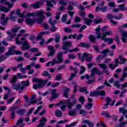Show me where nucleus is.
<instances>
[{
    "label": "nucleus",
    "mask_w": 127,
    "mask_h": 127,
    "mask_svg": "<svg viewBox=\"0 0 127 127\" xmlns=\"http://www.w3.org/2000/svg\"><path fill=\"white\" fill-rule=\"evenodd\" d=\"M98 95V91L91 92L90 93V96L92 97H96Z\"/></svg>",
    "instance_id": "obj_52"
},
{
    "label": "nucleus",
    "mask_w": 127,
    "mask_h": 127,
    "mask_svg": "<svg viewBox=\"0 0 127 127\" xmlns=\"http://www.w3.org/2000/svg\"><path fill=\"white\" fill-rule=\"evenodd\" d=\"M111 101V98H110L109 97L107 98V104L110 105V106H114V105H115V101H113L111 103H110Z\"/></svg>",
    "instance_id": "obj_41"
},
{
    "label": "nucleus",
    "mask_w": 127,
    "mask_h": 127,
    "mask_svg": "<svg viewBox=\"0 0 127 127\" xmlns=\"http://www.w3.org/2000/svg\"><path fill=\"white\" fill-rule=\"evenodd\" d=\"M27 17H30L32 16L33 17H36L38 18H35L36 19V21L37 23H42L43 19H45V15H44V11L42 10L37 11L33 13H27L26 15Z\"/></svg>",
    "instance_id": "obj_1"
},
{
    "label": "nucleus",
    "mask_w": 127,
    "mask_h": 127,
    "mask_svg": "<svg viewBox=\"0 0 127 127\" xmlns=\"http://www.w3.org/2000/svg\"><path fill=\"white\" fill-rule=\"evenodd\" d=\"M36 95L34 94H32L31 98L29 101L30 105H34V104H36L37 103V101L36 100Z\"/></svg>",
    "instance_id": "obj_21"
},
{
    "label": "nucleus",
    "mask_w": 127,
    "mask_h": 127,
    "mask_svg": "<svg viewBox=\"0 0 127 127\" xmlns=\"http://www.w3.org/2000/svg\"><path fill=\"white\" fill-rule=\"evenodd\" d=\"M77 123L78 122L72 123L69 125H66L65 126V127H75V126H76V125H77Z\"/></svg>",
    "instance_id": "obj_48"
},
{
    "label": "nucleus",
    "mask_w": 127,
    "mask_h": 127,
    "mask_svg": "<svg viewBox=\"0 0 127 127\" xmlns=\"http://www.w3.org/2000/svg\"><path fill=\"white\" fill-rule=\"evenodd\" d=\"M71 44H72V42L70 41L64 42L63 43L62 49H63L64 51L65 50L64 52V53L66 54L68 52V51H69V50H68V48H69V47H71Z\"/></svg>",
    "instance_id": "obj_11"
},
{
    "label": "nucleus",
    "mask_w": 127,
    "mask_h": 127,
    "mask_svg": "<svg viewBox=\"0 0 127 127\" xmlns=\"http://www.w3.org/2000/svg\"><path fill=\"white\" fill-rule=\"evenodd\" d=\"M21 90L23 91V89H24V87H28L29 86V82L28 81H22L21 83H20Z\"/></svg>",
    "instance_id": "obj_24"
},
{
    "label": "nucleus",
    "mask_w": 127,
    "mask_h": 127,
    "mask_svg": "<svg viewBox=\"0 0 127 127\" xmlns=\"http://www.w3.org/2000/svg\"><path fill=\"white\" fill-rule=\"evenodd\" d=\"M97 72H98V68H97L96 67H94L92 68V69L91 70V73L90 74V76H89L90 78L92 79L89 80L87 82V84H91V83H93L94 81H95V79H94V77H95V75L97 74Z\"/></svg>",
    "instance_id": "obj_9"
},
{
    "label": "nucleus",
    "mask_w": 127,
    "mask_h": 127,
    "mask_svg": "<svg viewBox=\"0 0 127 127\" xmlns=\"http://www.w3.org/2000/svg\"><path fill=\"white\" fill-rule=\"evenodd\" d=\"M76 114H77L76 111H70L68 113L69 116H71V117H75V116H76Z\"/></svg>",
    "instance_id": "obj_51"
},
{
    "label": "nucleus",
    "mask_w": 127,
    "mask_h": 127,
    "mask_svg": "<svg viewBox=\"0 0 127 127\" xmlns=\"http://www.w3.org/2000/svg\"><path fill=\"white\" fill-rule=\"evenodd\" d=\"M13 13H14V11H12L10 14L9 18L11 20H12V21H15V19H16V16H13V15H12Z\"/></svg>",
    "instance_id": "obj_34"
},
{
    "label": "nucleus",
    "mask_w": 127,
    "mask_h": 127,
    "mask_svg": "<svg viewBox=\"0 0 127 127\" xmlns=\"http://www.w3.org/2000/svg\"><path fill=\"white\" fill-rule=\"evenodd\" d=\"M39 24H42L45 29H49V27L48 26V25L46 23L43 22V20L42 21V23H39Z\"/></svg>",
    "instance_id": "obj_40"
},
{
    "label": "nucleus",
    "mask_w": 127,
    "mask_h": 127,
    "mask_svg": "<svg viewBox=\"0 0 127 127\" xmlns=\"http://www.w3.org/2000/svg\"><path fill=\"white\" fill-rule=\"evenodd\" d=\"M93 106V104L92 103H88L87 105L85 106L86 109L87 110H91L92 109V107Z\"/></svg>",
    "instance_id": "obj_53"
},
{
    "label": "nucleus",
    "mask_w": 127,
    "mask_h": 127,
    "mask_svg": "<svg viewBox=\"0 0 127 127\" xmlns=\"http://www.w3.org/2000/svg\"><path fill=\"white\" fill-rule=\"evenodd\" d=\"M15 48H16V46H12L9 49V51L6 53V56L8 57V56H10V55H13V54L19 55H21V54H22V52H20L19 51H14Z\"/></svg>",
    "instance_id": "obj_8"
},
{
    "label": "nucleus",
    "mask_w": 127,
    "mask_h": 127,
    "mask_svg": "<svg viewBox=\"0 0 127 127\" xmlns=\"http://www.w3.org/2000/svg\"><path fill=\"white\" fill-rule=\"evenodd\" d=\"M17 114L18 115H20V116H22L24 114V110H19L17 111Z\"/></svg>",
    "instance_id": "obj_50"
},
{
    "label": "nucleus",
    "mask_w": 127,
    "mask_h": 127,
    "mask_svg": "<svg viewBox=\"0 0 127 127\" xmlns=\"http://www.w3.org/2000/svg\"><path fill=\"white\" fill-rule=\"evenodd\" d=\"M89 39L91 42H94L95 40H96V37L94 36L93 35H90L89 36Z\"/></svg>",
    "instance_id": "obj_60"
},
{
    "label": "nucleus",
    "mask_w": 127,
    "mask_h": 127,
    "mask_svg": "<svg viewBox=\"0 0 127 127\" xmlns=\"http://www.w3.org/2000/svg\"><path fill=\"white\" fill-rule=\"evenodd\" d=\"M84 21L87 25H90V23H92V22H93V20L90 19H87V18H85L84 19Z\"/></svg>",
    "instance_id": "obj_37"
},
{
    "label": "nucleus",
    "mask_w": 127,
    "mask_h": 127,
    "mask_svg": "<svg viewBox=\"0 0 127 127\" xmlns=\"http://www.w3.org/2000/svg\"><path fill=\"white\" fill-rule=\"evenodd\" d=\"M125 5H125V4L119 5L118 6V7L120 8H119V10H122V11L125 10Z\"/></svg>",
    "instance_id": "obj_59"
},
{
    "label": "nucleus",
    "mask_w": 127,
    "mask_h": 127,
    "mask_svg": "<svg viewBox=\"0 0 127 127\" xmlns=\"http://www.w3.org/2000/svg\"><path fill=\"white\" fill-rule=\"evenodd\" d=\"M0 24L2 25H6L7 24V22L8 21V17H5V14H2L1 16L0 17Z\"/></svg>",
    "instance_id": "obj_14"
},
{
    "label": "nucleus",
    "mask_w": 127,
    "mask_h": 127,
    "mask_svg": "<svg viewBox=\"0 0 127 127\" xmlns=\"http://www.w3.org/2000/svg\"><path fill=\"white\" fill-rule=\"evenodd\" d=\"M16 80H17V77L16 75H13L11 80L10 81V83H14L15 82H16Z\"/></svg>",
    "instance_id": "obj_44"
},
{
    "label": "nucleus",
    "mask_w": 127,
    "mask_h": 127,
    "mask_svg": "<svg viewBox=\"0 0 127 127\" xmlns=\"http://www.w3.org/2000/svg\"><path fill=\"white\" fill-rule=\"evenodd\" d=\"M55 115L58 118H61L62 117V112L59 110H57L55 112Z\"/></svg>",
    "instance_id": "obj_35"
},
{
    "label": "nucleus",
    "mask_w": 127,
    "mask_h": 127,
    "mask_svg": "<svg viewBox=\"0 0 127 127\" xmlns=\"http://www.w3.org/2000/svg\"><path fill=\"white\" fill-rule=\"evenodd\" d=\"M51 91L52 98L53 99H56V98H58V97H59V94L56 93V92L57 91L56 89H53Z\"/></svg>",
    "instance_id": "obj_25"
},
{
    "label": "nucleus",
    "mask_w": 127,
    "mask_h": 127,
    "mask_svg": "<svg viewBox=\"0 0 127 127\" xmlns=\"http://www.w3.org/2000/svg\"><path fill=\"white\" fill-rule=\"evenodd\" d=\"M108 52H109V55H110L111 56H114V51H110V49H106L103 50L102 51V53H103V54H106V53H108Z\"/></svg>",
    "instance_id": "obj_26"
},
{
    "label": "nucleus",
    "mask_w": 127,
    "mask_h": 127,
    "mask_svg": "<svg viewBox=\"0 0 127 127\" xmlns=\"http://www.w3.org/2000/svg\"><path fill=\"white\" fill-rule=\"evenodd\" d=\"M96 11H102V12H107L108 11V6H103L101 8L99 6L96 8Z\"/></svg>",
    "instance_id": "obj_22"
},
{
    "label": "nucleus",
    "mask_w": 127,
    "mask_h": 127,
    "mask_svg": "<svg viewBox=\"0 0 127 127\" xmlns=\"http://www.w3.org/2000/svg\"><path fill=\"white\" fill-rule=\"evenodd\" d=\"M78 56L79 59L82 62L85 61H85L86 62H91L93 59V56L87 53H84L83 54V57H81V54H78Z\"/></svg>",
    "instance_id": "obj_6"
},
{
    "label": "nucleus",
    "mask_w": 127,
    "mask_h": 127,
    "mask_svg": "<svg viewBox=\"0 0 127 127\" xmlns=\"http://www.w3.org/2000/svg\"><path fill=\"white\" fill-rule=\"evenodd\" d=\"M127 73L123 71V74H122V77L120 78L121 82L125 81V79H126V78H127Z\"/></svg>",
    "instance_id": "obj_36"
},
{
    "label": "nucleus",
    "mask_w": 127,
    "mask_h": 127,
    "mask_svg": "<svg viewBox=\"0 0 127 127\" xmlns=\"http://www.w3.org/2000/svg\"><path fill=\"white\" fill-rule=\"evenodd\" d=\"M72 100L71 101L70 100H65L61 101L60 103H58V105H61V104H66L67 108L69 110H71L74 105L77 103V99L74 98V95L72 96Z\"/></svg>",
    "instance_id": "obj_4"
},
{
    "label": "nucleus",
    "mask_w": 127,
    "mask_h": 127,
    "mask_svg": "<svg viewBox=\"0 0 127 127\" xmlns=\"http://www.w3.org/2000/svg\"><path fill=\"white\" fill-rule=\"evenodd\" d=\"M63 53L60 52L58 53L57 58L54 59L52 61V66H54L56 64H60L63 62Z\"/></svg>",
    "instance_id": "obj_5"
},
{
    "label": "nucleus",
    "mask_w": 127,
    "mask_h": 127,
    "mask_svg": "<svg viewBox=\"0 0 127 127\" xmlns=\"http://www.w3.org/2000/svg\"><path fill=\"white\" fill-rule=\"evenodd\" d=\"M64 31H65V32H67L69 33H71V32H72V30H71L70 28L68 27H65L64 28Z\"/></svg>",
    "instance_id": "obj_57"
},
{
    "label": "nucleus",
    "mask_w": 127,
    "mask_h": 127,
    "mask_svg": "<svg viewBox=\"0 0 127 127\" xmlns=\"http://www.w3.org/2000/svg\"><path fill=\"white\" fill-rule=\"evenodd\" d=\"M72 27L74 28H80V27L81 26V25L80 24H73L71 26Z\"/></svg>",
    "instance_id": "obj_58"
},
{
    "label": "nucleus",
    "mask_w": 127,
    "mask_h": 127,
    "mask_svg": "<svg viewBox=\"0 0 127 127\" xmlns=\"http://www.w3.org/2000/svg\"><path fill=\"white\" fill-rule=\"evenodd\" d=\"M122 42L124 43H127V32L124 31L122 32V37L121 38Z\"/></svg>",
    "instance_id": "obj_23"
},
{
    "label": "nucleus",
    "mask_w": 127,
    "mask_h": 127,
    "mask_svg": "<svg viewBox=\"0 0 127 127\" xmlns=\"http://www.w3.org/2000/svg\"><path fill=\"white\" fill-rule=\"evenodd\" d=\"M0 11H4V12L6 13L8 11H9V8H6L5 6H1L0 5Z\"/></svg>",
    "instance_id": "obj_31"
},
{
    "label": "nucleus",
    "mask_w": 127,
    "mask_h": 127,
    "mask_svg": "<svg viewBox=\"0 0 127 127\" xmlns=\"http://www.w3.org/2000/svg\"><path fill=\"white\" fill-rule=\"evenodd\" d=\"M80 92H84L86 94H88V91H87V89L86 87H82L79 89Z\"/></svg>",
    "instance_id": "obj_56"
},
{
    "label": "nucleus",
    "mask_w": 127,
    "mask_h": 127,
    "mask_svg": "<svg viewBox=\"0 0 127 127\" xmlns=\"http://www.w3.org/2000/svg\"><path fill=\"white\" fill-rule=\"evenodd\" d=\"M95 30L96 33V38H98L99 39L101 38V39H103V38H107V36L113 35V31H108L103 33V36H102V34L101 32H100V30H101V28H100V27H98L97 28H96Z\"/></svg>",
    "instance_id": "obj_3"
},
{
    "label": "nucleus",
    "mask_w": 127,
    "mask_h": 127,
    "mask_svg": "<svg viewBox=\"0 0 127 127\" xmlns=\"http://www.w3.org/2000/svg\"><path fill=\"white\" fill-rule=\"evenodd\" d=\"M25 22L28 25H33V24L35 23V22H37V21H36V19L35 18L33 19H31L30 18H27L25 20Z\"/></svg>",
    "instance_id": "obj_16"
},
{
    "label": "nucleus",
    "mask_w": 127,
    "mask_h": 127,
    "mask_svg": "<svg viewBox=\"0 0 127 127\" xmlns=\"http://www.w3.org/2000/svg\"><path fill=\"white\" fill-rule=\"evenodd\" d=\"M97 94L98 95H99V96H105L106 95V92L104 90H101L99 91H97Z\"/></svg>",
    "instance_id": "obj_42"
},
{
    "label": "nucleus",
    "mask_w": 127,
    "mask_h": 127,
    "mask_svg": "<svg viewBox=\"0 0 127 127\" xmlns=\"http://www.w3.org/2000/svg\"><path fill=\"white\" fill-rule=\"evenodd\" d=\"M70 91V89L65 87L64 90V96L66 99L69 98V95H68V92Z\"/></svg>",
    "instance_id": "obj_27"
},
{
    "label": "nucleus",
    "mask_w": 127,
    "mask_h": 127,
    "mask_svg": "<svg viewBox=\"0 0 127 127\" xmlns=\"http://www.w3.org/2000/svg\"><path fill=\"white\" fill-rule=\"evenodd\" d=\"M102 40H103V41H105V42H109L108 44L109 45H111L112 43H113V42H114V39L110 38L109 37H107V38H103Z\"/></svg>",
    "instance_id": "obj_29"
},
{
    "label": "nucleus",
    "mask_w": 127,
    "mask_h": 127,
    "mask_svg": "<svg viewBox=\"0 0 127 127\" xmlns=\"http://www.w3.org/2000/svg\"><path fill=\"white\" fill-rule=\"evenodd\" d=\"M69 59H75L76 58V56L73 54H69L68 55Z\"/></svg>",
    "instance_id": "obj_64"
},
{
    "label": "nucleus",
    "mask_w": 127,
    "mask_h": 127,
    "mask_svg": "<svg viewBox=\"0 0 127 127\" xmlns=\"http://www.w3.org/2000/svg\"><path fill=\"white\" fill-rule=\"evenodd\" d=\"M123 15L122 13H120L119 14V17L116 16V15H112L111 14H109L107 15V18L109 19H111L110 22H111V23H113L114 24V25H116V24H118V22H117V21H114V20H113V19H114H114H116V20L122 19V18H123Z\"/></svg>",
    "instance_id": "obj_7"
},
{
    "label": "nucleus",
    "mask_w": 127,
    "mask_h": 127,
    "mask_svg": "<svg viewBox=\"0 0 127 127\" xmlns=\"http://www.w3.org/2000/svg\"><path fill=\"white\" fill-rule=\"evenodd\" d=\"M13 1H15V0H11L9 2H6L5 4H7L9 7H12L13 6Z\"/></svg>",
    "instance_id": "obj_33"
},
{
    "label": "nucleus",
    "mask_w": 127,
    "mask_h": 127,
    "mask_svg": "<svg viewBox=\"0 0 127 127\" xmlns=\"http://www.w3.org/2000/svg\"><path fill=\"white\" fill-rule=\"evenodd\" d=\"M22 123H23V119H22V118H20L17 121L16 125V126H20Z\"/></svg>",
    "instance_id": "obj_43"
},
{
    "label": "nucleus",
    "mask_w": 127,
    "mask_h": 127,
    "mask_svg": "<svg viewBox=\"0 0 127 127\" xmlns=\"http://www.w3.org/2000/svg\"><path fill=\"white\" fill-rule=\"evenodd\" d=\"M6 59V57L5 56H0V63L2 62V61H4Z\"/></svg>",
    "instance_id": "obj_63"
},
{
    "label": "nucleus",
    "mask_w": 127,
    "mask_h": 127,
    "mask_svg": "<svg viewBox=\"0 0 127 127\" xmlns=\"http://www.w3.org/2000/svg\"><path fill=\"white\" fill-rule=\"evenodd\" d=\"M48 49L50 51L49 54L48 55V57L54 56V54H55V49H54V47L51 46H48Z\"/></svg>",
    "instance_id": "obj_17"
},
{
    "label": "nucleus",
    "mask_w": 127,
    "mask_h": 127,
    "mask_svg": "<svg viewBox=\"0 0 127 127\" xmlns=\"http://www.w3.org/2000/svg\"><path fill=\"white\" fill-rule=\"evenodd\" d=\"M55 41L57 43H58L60 41V35H57L56 36Z\"/></svg>",
    "instance_id": "obj_61"
},
{
    "label": "nucleus",
    "mask_w": 127,
    "mask_h": 127,
    "mask_svg": "<svg viewBox=\"0 0 127 127\" xmlns=\"http://www.w3.org/2000/svg\"><path fill=\"white\" fill-rule=\"evenodd\" d=\"M67 17H68V15L67 14L63 15L62 18V21H63V22H66V21H67V19H66Z\"/></svg>",
    "instance_id": "obj_45"
},
{
    "label": "nucleus",
    "mask_w": 127,
    "mask_h": 127,
    "mask_svg": "<svg viewBox=\"0 0 127 127\" xmlns=\"http://www.w3.org/2000/svg\"><path fill=\"white\" fill-rule=\"evenodd\" d=\"M18 109H19V107L15 106H12L10 108V111H11V119H14V117L15 116V111H14V110H18Z\"/></svg>",
    "instance_id": "obj_18"
},
{
    "label": "nucleus",
    "mask_w": 127,
    "mask_h": 127,
    "mask_svg": "<svg viewBox=\"0 0 127 127\" xmlns=\"http://www.w3.org/2000/svg\"><path fill=\"white\" fill-rule=\"evenodd\" d=\"M80 115H82V116H86L87 115V113L85 110H79Z\"/></svg>",
    "instance_id": "obj_62"
},
{
    "label": "nucleus",
    "mask_w": 127,
    "mask_h": 127,
    "mask_svg": "<svg viewBox=\"0 0 127 127\" xmlns=\"http://www.w3.org/2000/svg\"><path fill=\"white\" fill-rule=\"evenodd\" d=\"M17 75L19 79H23L24 78H26V75H22L20 73H17Z\"/></svg>",
    "instance_id": "obj_55"
},
{
    "label": "nucleus",
    "mask_w": 127,
    "mask_h": 127,
    "mask_svg": "<svg viewBox=\"0 0 127 127\" xmlns=\"http://www.w3.org/2000/svg\"><path fill=\"white\" fill-rule=\"evenodd\" d=\"M119 113L123 114V115H126L127 113V110L125 108H120Z\"/></svg>",
    "instance_id": "obj_38"
},
{
    "label": "nucleus",
    "mask_w": 127,
    "mask_h": 127,
    "mask_svg": "<svg viewBox=\"0 0 127 127\" xmlns=\"http://www.w3.org/2000/svg\"><path fill=\"white\" fill-rule=\"evenodd\" d=\"M78 46L80 47H85V48H88V47H90V45L84 43H81L79 44Z\"/></svg>",
    "instance_id": "obj_39"
},
{
    "label": "nucleus",
    "mask_w": 127,
    "mask_h": 127,
    "mask_svg": "<svg viewBox=\"0 0 127 127\" xmlns=\"http://www.w3.org/2000/svg\"><path fill=\"white\" fill-rule=\"evenodd\" d=\"M99 67L101 68V69H103V70H107L109 66L108 65L105 64H98Z\"/></svg>",
    "instance_id": "obj_30"
},
{
    "label": "nucleus",
    "mask_w": 127,
    "mask_h": 127,
    "mask_svg": "<svg viewBox=\"0 0 127 127\" xmlns=\"http://www.w3.org/2000/svg\"><path fill=\"white\" fill-rule=\"evenodd\" d=\"M12 88L15 91H19V93H21V86L20 85V83H17L14 84L12 86Z\"/></svg>",
    "instance_id": "obj_15"
},
{
    "label": "nucleus",
    "mask_w": 127,
    "mask_h": 127,
    "mask_svg": "<svg viewBox=\"0 0 127 127\" xmlns=\"http://www.w3.org/2000/svg\"><path fill=\"white\" fill-rule=\"evenodd\" d=\"M42 76H44V77H48V79H51L52 78L51 74H49L48 71L46 70L42 72Z\"/></svg>",
    "instance_id": "obj_28"
},
{
    "label": "nucleus",
    "mask_w": 127,
    "mask_h": 127,
    "mask_svg": "<svg viewBox=\"0 0 127 127\" xmlns=\"http://www.w3.org/2000/svg\"><path fill=\"white\" fill-rule=\"evenodd\" d=\"M44 3L43 1H38L36 3H32L31 4V6L33 8L37 9L40 7L41 5H42Z\"/></svg>",
    "instance_id": "obj_20"
},
{
    "label": "nucleus",
    "mask_w": 127,
    "mask_h": 127,
    "mask_svg": "<svg viewBox=\"0 0 127 127\" xmlns=\"http://www.w3.org/2000/svg\"><path fill=\"white\" fill-rule=\"evenodd\" d=\"M20 28L19 27H17V28H15L14 29H11V31H7L6 32V33L9 35L11 38H13L14 36H15V33L18 31V29H20Z\"/></svg>",
    "instance_id": "obj_12"
},
{
    "label": "nucleus",
    "mask_w": 127,
    "mask_h": 127,
    "mask_svg": "<svg viewBox=\"0 0 127 127\" xmlns=\"http://www.w3.org/2000/svg\"><path fill=\"white\" fill-rule=\"evenodd\" d=\"M85 71H86V68L84 67V66H81L80 73L83 74V73H84V72H85Z\"/></svg>",
    "instance_id": "obj_54"
},
{
    "label": "nucleus",
    "mask_w": 127,
    "mask_h": 127,
    "mask_svg": "<svg viewBox=\"0 0 127 127\" xmlns=\"http://www.w3.org/2000/svg\"><path fill=\"white\" fill-rule=\"evenodd\" d=\"M59 2L61 5L65 6L67 5V3H68V0H61Z\"/></svg>",
    "instance_id": "obj_32"
},
{
    "label": "nucleus",
    "mask_w": 127,
    "mask_h": 127,
    "mask_svg": "<svg viewBox=\"0 0 127 127\" xmlns=\"http://www.w3.org/2000/svg\"><path fill=\"white\" fill-rule=\"evenodd\" d=\"M50 32L46 31V32H41L38 35L37 40H40V45H43V43H44V41H45V39L42 38V35H45V34H50Z\"/></svg>",
    "instance_id": "obj_10"
},
{
    "label": "nucleus",
    "mask_w": 127,
    "mask_h": 127,
    "mask_svg": "<svg viewBox=\"0 0 127 127\" xmlns=\"http://www.w3.org/2000/svg\"><path fill=\"white\" fill-rule=\"evenodd\" d=\"M47 82H48V80L47 79L45 80H42L41 79L40 85H33V88L35 90H37V89L38 88H43L44 86H45L46 83H47Z\"/></svg>",
    "instance_id": "obj_13"
},
{
    "label": "nucleus",
    "mask_w": 127,
    "mask_h": 127,
    "mask_svg": "<svg viewBox=\"0 0 127 127\" xmlns=\"http://www.w3.org/2000/svg\"><path fill=\"white\" fill-rule=\"evenodd\" d=\"M118 66H119L118 64H116L115 65L112 64H109V67H110L111 70H114L116 67H118Z\"/></svg>",
    "instance_id": "obj_49"
},
{
    "label": "nucleus",
    "mask_w": 127,
    "mask_h": 127,
    "mask_svg": "<svg viewBox=\"0 0 127 127\" xmlns=\"http://www.w3.org/2000/svg\"><path fill=\"white\" fill-rule=\"evenodd\" d=\"M19 36H21V34L18 35L17 38L15 39L16 44H21L22 45L21 47L22 50L28 49V48H29V45H28V42L26 40V38L24 37L21 38L20 40L23 42H20L18 41V37H19Z\"/></svg>",
    "instance_id": "obj_2"
},
{
    "label": "nucleus",
    "mask_w": 127,
    "mask_h": 127,
    "mask_svg": "<svg viewBox=\"0 0 127 127\" xmlns=\"http://www.w3.org/2000/svg\"><path fill=\"white\" fill-rule=\"evenodd\" d=\"M41 79H37L36 78H34L33 79V82H36V83H38V84H34V85H40Z\"/></svg>",
    "instance_id": "obj_47"
},
{
    "label": "nucleus",
    "mask_w": 127,
    "mask_h": 127,
    "mask_svg": "<svg viewBox=\"0 0 127 127\" xmlns=\"http://www.w3.org/2000/svg\"><path fill=\"white\" fill-rule=\"evenodd\" d=\"M110 7H116V3L114 1H110L108 3Z\"/></svg>",
    "instance_id": "obj_46"
},
{
    "label": "nucleus",
    "mask_w": 127,
    "mask_h": 127,
    "mask_svg": "<svg viewBox=\"0 0 127 127\" xmlns=\"http://www.w3.org/2000/svg\"><path fill=\"white\" fill-rule=\"evenodd\" d=\"M49 23H50V24L52 26V28H51V31L54 32V31H55L57 29L56 27L54 26V24H56V23H57V22L56 21V20L52 21V18H50L49 20Z\"/></svg>",
    "instance_id": "obj_19"
}]
</instances>
